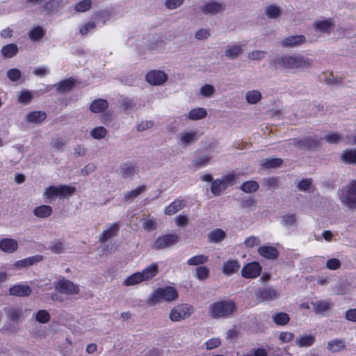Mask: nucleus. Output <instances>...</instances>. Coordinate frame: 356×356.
I'll return each instance as SVG.
<instances>
[{
    "mask_svg": "<svg viewBox=\"0 0 356 356\" xmlns=\"http://www.w3.org/2000/svg\"><path fill=\"white\" fill-rule=\"evenodd\" d=\"M236 178V175L234 173H229L222 176L220 179L223 182V184H225V185L227 188L228 186H232L234 184Z\"/></svg>",
    "mask_w": 356,
    "mask_h": 356,
    "instance_id": "nucleus-64",
    "label": "nucleus"
},
{
    "mask_svg": "<svg viewBox=\"0 0 356 356\" xmlns=\"http://www.w3.org/2000/svg\"><path fill=\"white\" fill-rule=\"evenodd\" d=\"M92 8L91 0H81L74 5V10L76 13H85Z\"/></svg>",
    "mask_w": 356,
    "mask_h": 356,
    "instance_id": "nucleus-47",
    "label": "nucleus"
},
{
    "mask_svg": "<svg viewBox=\"0 0 356 356\" xmlns=\"http://www.w3.org/2000/svg\"><path fill=\"white\" fill-rule=\"evenodd\" d=\"M10 294L16 296H28L31 293V289L25 284H17L10 288Z\"/></svg>",
    "mask_w": 356,
    "mask_h": 356,
    "instance_id": "nucleus-24",
    "label": "nucleus"
},
{
    "mask_svg": "<svg viewBox=\"0 0 356 356\" xmlns=\"http://www.w3.org/2000/svg\"><path fill=\"white\" fill-rule=\"evenodd\" d=\"M236 312V307L231 300L218 301L209 305L208 314L213 318H228Z\"/></svg>",
    "mask_w": 356,
    "mask_h": 356,
    "instance_id": "nucleus-1",
    "label": "nucleus"
},
{
    "mask_svg": "<svg viewBox=\"0 0 356 356\" xmlns=\"http://www.w3.org/2000/svg\"><path fill=\"white\" fill-rule=\"evenodd\" d=\"M42 256L41 255H35L33 257H30L22 260H19L15 262L13 264L14 267L16 268H22L27 266H32L33 264L40 261L42 259Z\"/></svg>",
    "mask_w": 356,
    "mask_h": 356,
    "instance_id": "nucleus-23",
    "label": "nucleus"
},
{
    "mask_svg": "<svg viewBox=\"0 0 356 356\" xmlns=\"http://www.w3.org/2000/svg\"><path fill=\"white\" fill-rule=\"evenodd\" d=\"M266 54L267 51H266L254 50L249 52L247 57L251 60L260 61L266 57Z\"/></svg>",
    "mask_w": 356,
    "mask_h": 356,
    "instance_id": "nucleus-54",
    "label": "nucleus"
},
{
    "mask_svg": "<svg viewBox=\"0 0 356 356\" xmlns=\"http://www.w3.org/2000/svg\"><path fill=\"white\" fill-rule=\"evenodd\" d=\"M209 261V257L204 254L195 255L186 261L189 266H199L206 264Z\"/></svg>",
    "mask_w": 356,
    "mask_h": 356,
    "instance_id": "nucleus-40",
    "label": "nucleus"
},
{
    "mask_svg": "<svg viewBox=\"0 0 356 356\" xmlns=\"http://www.w3.org/2000/svg\"><path fill=\"white\" fill-rule=\"evenodd\" d=\"M74 85V82L72 80L67 79L57 85V90L61 92H65L72 89Z\"/></svg>",
    "mask_w": 356,
    "mask_h": 356,
    "instance_id": "nucleus-58",
    "label": "nucleus"
},
{
    "mask_svg": "<svg viewBox=\"0 0 356 356\" xmlns=\"http://www.w3.org/2000/svg\"><path fill=\"white\" fill-rule=\"evenodd\" d=\"M273 322L278 325H286L289 320V316L284 312L275 313L272 316Z\"/></svg>",
    "mask_w": 356,
    "mask_h": 356,
    "instance_id": "nucleus-41",
    "label": "nucleus"
},
{
    "mask_svg": "<svg viewBox=\"0 0 356 356\" xmlns=\"http://www.w3.org/2000/svg\"><path fill=\"white\" fill-rule=\"evenodd\" d=\"M211 161V156L209 155H202L194 160L192 163V165L196 168H202L210 164Z\"/></svg>",
    "mask_w": 356,
    "mask_h": 356,
    "instance_id": "nucleus-43",
    "label": "nucleus"
},
{
    "mask_svg": "<svg viewBox=\"0 0 356 356\" xmlns=\"http://www.w3.org/2000/svg\"><path fill=\"white\" fill-rule=\"evenodd\" d=\"M36 320L41 323H46L50 319V315L46 310H40L37 312L35 316Z\"/></svg>",
    "mask_w": 356,
    "mask_h": 356,
    "instance_id": "nucleus-62",
    "label": "nucleus"
},
{
    "mask_svg": "<svg viewBox=\"0 0 356 356\" xmlns=\"http://www.w3.org/2000/svg\"><path fill=\"white\" fill-rule=\"evenodd\" d=\"M55 288L58 291L67 295H74L79 292V286L65 279L58 280L55 285Z\"/></svg>",
    "mask_w": 356,
    "mask_h": 356,
    "instance_id": "nucleus-11",
    "label": "nucleus"
},
{
    "mask_svg": "<svg viewBox=\"0 0 356 356\" xmlns=\"http://www.w3.org/2000/svg\"><path fill=\"white\" fill-rule=\"evenodd\" d=\"M107 130L104 127H97L90 131V136L97 140H101L106 137Z\"/></svg>",
    "mask_w": 356,
    "mask_h": 356,
    "instance_id": "nucleus-52",
    "label": "nucleus"
},
{
    "mask_svg": "<svg viewBox=\"0 0 356 356\" xmlns=\"http://www.w3.org/2000/svg\"><path fill=\"white\" fill-rule=\"evenodd\" d=\"M265 15L270 19L277 18L281 15V10L278 6L271 5L266 8Z\"/></svg>",
    "mask_w": 356,
    "mask_h": 356,
    "instance_id": "nucleus-49",
    "label": "nucleus"
},
{
    "mask_svg": "<svg viewBox=\"0 0 356 356\" xmlns=\"http://www.w3.org/2000/svg\"><path fill=\"white\" fill-rule=\"evenodd\" d=\"M348 289L349 286L344 281L338 282L333 287L334 293L338 295L346 293Z\"/></svg>",
    "mask_w": 356,
    "mask_h": 356,
    "instance_id": "nucleus-57",
    "label": "nucleus"
},
{
    "mask_svg": "<svg viewBox=\"0 0 356 356\" xmlns=\"http://www.w3.org/2000/svg\"><path fill=\"white\" fill-rule=\"evenodd\" d=\"M277 66L291 71H300L309 67V61L300 56H284L274 60Z\"/></svg>",
    "mask_w": 356,
    "mask_h": 356,
    "instance_id": "nucleus-2",
    "label": "nucleus"
},
{
    "mask_svg": "<svg viewBox=\"0 0 356 356\" xmlns=\"http://www.w3.org/2000/svg\"><path fill=\"white\" fill-rule=\"evenodd\" d=\"M47 118V114L44 111H33L26 115V120L32 124H40Z\"/></svg>",
    "mask_w": 356,
    "mask_h": 356,
    "instance_id": "nucleus-25",
    "label": "nucleus"
},
{
    "mask_svg": "<svg viewBox=\"0 0 356 356\" xmlns=\"http://www.w3.org/2000/svg\"><path fill=\"white\" fill-rule=\"evenodd\" d=\"M262 98V94L259 90H248L245 95V101L249 104H256L259 103Z\"/></svg>",
    "mask_w": 356,
    "mask_h": 356,
    "instance_id": "nucleus-29",
    "label": "nucleus"
},
{
    "mask_svg": "<svg viewBox=\"0 0 356 356\" xmlns=\"http://www.w3.org/2000/svg\"><path fill=\"white\" fill-rule=\"evenodd\" d=\"M136 173V168L134 165L124 163L120 168V174L125 179H131Z\"/></svg>",
    "mask_w": 356,
    "mask_h": 356,
    "instance_id": "nucleus-36",
    "label": "nucleus"
},
{
    "mask_svg": "<svg viewBox=\"0 0 356 356\" xmlns=\"http://www.w3.org/2000/svg\"><path fill=\"white\" fill-rule=\"evenodd\" d=\"M261 271V267L257 262H252L245 265L241 270L242 276L245 278H255Z\"/></svg>",
    "mask_w": 356,
    "mask_h": 356,
    "instance_id": "nucleus-15",
    "label": "nucleus"
},
{
    "mask_svg": "<svg viewBox=\"0 0 356 356\" xmlns=\"http://www.w3.org/2000/svg\"><path fill=\"white\" fill-rule=\"evenodd\" d=\"M22 314L23 311L20 307L9 308L7 310V315L10 319L13 321H17L22 316Z\"/></svg>",
    "mask_w": 356,
    "mask_h": 356,
    "instance_id": "nucleus-59",
    "label": "nucleus"
},
{
    "mask_svg": "<svg viewBox=\"0 0 356 356\" xmlns=\"http://www.w3.org/2000/svg\"><path fill=\"white\" fill-rule=\"evenodd\" d=\"M226 8L223 2L210 1L200 7V10L205 15H213L222 13Z\"/></svg>",
    "mask_w": 356,
    "mask_h": 356,
    "instance_id": "nucleus-9",
    "label": "nucleus"
},
{
    "mask_svg": "<svg viewBox=\"0 0 356 356\" xmlns=\"http://www.w3.org/2000/svg\"><path fill=\"white\" fill-rule=\"evenodd\" d=\"M316 342V337L314 334L303 333L298 335L295 339V344L299 348H308Z\"/></svg>",
    "mask_w": 356,
    "mask_h": 356,
    "instance_id": "nucleus-17",
    "label": "nucleus"
},
{
    "mask_svg": "<svg viewBox=\"0 0 356 356\" xmlns=\"http://www.w3.org/2000/svg\"><path fill=\"white\" fill-rule=\"evenodd\" d=\"M287 144L300 150H311L317 147L318 141L312 138H293L288 140Z\"/></svg>",
    "mask_w": 356,
    "mask_h": 356,
    "instance_id": "nucleus-8",
    "label": "nucleus"
},
{
    "mask_svg": "<svg viewBox=\"0 0 356 356\" xmlns=\"http://www.w3.org/2000/svg\"><path fill=\"white\" fill-rule=\"evenodd\" d=\"M215 92V87L211 84H204L200 88V94L207 98L211 97Z\"/></svg>",
    "mask_w": 356,
    "mask_h": 356,
    "instance_id": "nucleus-51",
    "label": "nucleus"
},
{
    "mask_svg": "<svg viewBox=\"0 0 356 356\" xmlns=\"http://www.w3.org/2000/svg\"><path fill=\"white\" fill-rule=\"evenodd\" d=\"M145 191L146 187L145 186H139L135 189L128 191L124 195V200L126 201L132 200Z\"/></svg>",
    "mask_w": 356,
    "mask_h": 356,
    "instance_id": "nucleus-50",
    "label": "nucleus"
},
{
    "mask_svg": "<svg viewBox=\"0 0 356 356\" xmlns=\"http://www.w3.org/2000/svg\"><path fill=\"white\" fill-rule=\"evenodd\" d=\"M323 139L329 143L337 144L341 142L343 137L337 132L330 131L324 136Z\"/></svg>",
    "mask_w": 356,
    "mask_h": 356,
    "instance_id": "nucleus-45",
    "label": "nucleus"
},
{
    "mask_svg": "<svg viewBox=\"0 0 356 356\" xmlns=\"http://www.w3.org/2000/svg\"><path fill=\"white\" fill-rule=\"evenodd\" d=\"M340 200L348 209L356 210V181H352L343 188Z\"/></svg>",
    "mask_w": 356,
    "mask_h": 356,
    "instance_id": "nucleus-4",
    "label": "nucleus"
},
{
    "mask_svg": "<svg viewBox=\"0 0 356 356\" xmlns=\"http://www.w3.org/2000/svg\"><path fill=\"white\" fill-rule=\"evenodd\" d=\"M297 188L303 192H311L312 188V180L311 179H301L297 184Z\"/></svg>",
    "mask_w": 356,
    "mask_h": 356,
    "instance_id": "nucleus-53",
    "label": "nucleus"
},
{
    "mask_svg": "<svg viewBox=\"0 0 356 356\" xmlns=\"http://www.w3.org/2000/svg\"><path fill=\"white\" fill-rule=\"evenodd\" d=\"M341 159L347 163H356V149L344 151L341 155Z\"/></svg>",
    "mask_w": 356,
    "mask_h": 356,
    "instance_id": "nucleus-48",
    "label": "nucleus"
},
{
    "mask_svg": "<svg viewBox=\"0 0 356 356\" xmlns=\"http://www.w3.org/2000/svg\"><path fill=\"white\" fill-rule=\"evenodd\" d=\"M156 222L154 218L144 219L143 221V227L147 231H152L156 228Z\"/></svg>",
    "mask_w": 356,
    "mask_h": 356,
    "instance_id": "nucleus-63",
    "label": "nucleus"
},
{
    "mask_svg": "<svg viewBox=\"0 0 356 356\" xmlns=\"http://www.w3.org/2000/svg\"><path fill=\"white\" fill-rule=\"evenodd\" d=\"M226 188V186L220 179H216L211 183V191L214 195H220Z\"/></svg>",
    "mask_w": 356,
    "mask_h": 356,
    "instance_id": "nucleus-46",
    "label": "nucleus"
},
{
    "mask_svg": "<svg viewBox=\"0 0 356 356\" xmlns=\"http://www.w3.org/2000/svg\"><path fill=\"white\" fill-rule=\"evenodd\" d=\"M255 296L260 301H270L277 298L278 293L272 288L263 287L255 292Z\"/></svg>",
    "mask_w": 356,
    "mask_h": 356,
    "instance_id": "nucleus-16",
    "label": "nucleus"
},
{
    "mask_svg": "<svg viewBox=\"0 0 356 356\" xmlns=\"http://www.w3.org/2000/svg\"><path fill=\"white\" fill-rule=\"evenodd\" d=\"M52 208L49 205H40L35 207L33 213L38 218H44L50 216L52 213Z\"/></svg>",
    "mask_w": 356,
    "mask_h": 356,
    "instance_id": "nucleus-32",
    "label": "nucleus"
},
{
    "mask_svg": "<svg viewBox=\"0 0 356 356\" xmlns=\"http://www.w3.org/2000/svg\"><path fill=\"white\" fill-rule=\"evenodd\" d=\"M75 189L69 186L60 185L58 186H51L47 188L43 193V197L48 199L61 197L65 195H72Z\"/></svg>",
    "mask_w": 356,
    "mask_h": 356,
    "instance_id": "nucleus-5",
    "label": "nucleus"
},
{
    "mask_svg": "<svg viewBox=\"0 0 356 356\" xmlns=\"http://www.w3.org/2000/svg\"><path fill=\"white\" fill-rule=\"evenodd\" d=\"M257 252L259 255L268 260H275L279 256L277 249L270 245H261L258 248Z\"/></svg>",
    "mask_w": 356,
    "mask_h": 356,
    "instance_id": "nucleus-18",
    "label": "nucleus"
},
{
    "mask_svg": "<svg viewBox=\"0 0 356 356\" xmlns=\"http://www.w3.org/2000/svg\"><path fill=\"white\" fill-rule=\"evenodd\" d=\"M313 311L317 315L325 316V313L334 307L330 299H321L311 302Z\"/></svg>",
    "mask_w": 356,
    "mask_h": 356,
    "instance_id": "nucleus-12",
    "label": "nucleus"
},
{
    "mask_svg": "<svg viewBox=\"0 0 356 356\" xmlns=\"http://www.w3.org/2000/svg\"><path fill=\"white\" fill-rule=\"evenodd\" d=\"M159 273L158 265L156 263L152 264L143 271L140 272L143 281H148L154 277Z\"/></svg>",
    "mask_w": 356,
    "mask_h": 356,
    "instance_id": "nucleus-26",
    "label": "nucleus"
},
{
    "mask_svg": "<svg viewBox=\"0 0 356 356\" xmlns=\"http://www.w3.org/2000/svg\"><path fill=\"white\" fill-rule=\"evenodd\" d=\"M143 282L140 272L134 273L127 277L123 282L124 286H134Z\"/></svg>",
    "mask_w": 356,
    "mask_h": 356,
    "instance_id": "nucleus-44",
    "label": "nucleus"
},
{
    "mask_svg": "<svg viewBox=\"0 0 356 356\" xmlns=\"http://www.w3.org/2000/svg\"><path fill=\"white\" fill-rule=\"evenodd\" d=\"M108 106V104L106 99H97L90 104V109L94 113H99L106 111Z\"/></svg>",
    "mask_w": 356,
    "mask_h": 356,
    "instance_id": "nucleus-27",
    "label": "nucleus"
},
{
    "mask_svg": "<svg viewBox=\"0 0 356 356\" xmlns=\"http://www.w3.org/2000/svg\"><path fill=\"white\" fill-rule=\"evenodd\" d=\"M18 52V47L14 43L3 46L1 50L2 56L6 58H10L15 56Z\"/></svg>",
    "mask_w": 356,
    "mask_h": 356,
    "instance_id": "nucleus-33",
    "label": "nucleus"
},
{
    "mask_svg": "<svg viewBox=\"0 0 356 356\" xmlns=\"http://www.w3.org/2000/svg\"><path fill=\"white\" fill-rule=\"evenodd\" d=\"M177 290L172 286H166L154 291L149 296L147 302L149 305L154 306L162 301L172 302L177 300Z\"/></svg>",
    "mask_w": 356,
    "mask_h": 356,
    "instance_id": "nucleus-3",
    "label": "nucleus"
},
{
    "mask_svg": "<svg viewBox=\"0 0 356 356\" xmlns=\"http://www.w3.org/2000/svg\"><path fill=\"white\" fill-rule=\"evenodd\" d=\"M45 33V31L40 26L33 28L29 32V37L33 41H38L41 39Z\"/></svg>",
    "mask_w": 356,
    "mask_h": 356,
    "instance_id": "nucleus-55",
    "label": "nucleus"
},
{
    "mask_svg": "<svg viewBox=\"0 0 356 356\" xmlns=\"http://www.w3.org/2000/svg\"><path fill=\"white\" fill-rule=\"evenodd\" d=\"M186 204L183 200H175L165 209V213L168 216L173 215L182 209Z\"/></svg>",
    "mask_w": 356,
    "mask_h": 356,
    "instance_id": "nucleus-28",
    "label": "nucleus"
},
{
    "mask_svg": "<svg viewBox=\"0 0 356 356\" xmlns=\"http://www.w3.org/2000/svg\"><path fill=\"white\" fill-rule=\"evenodd\" d=\"M18 243L16 240L13 238H3L0 241L1 250L6 253H12L17 250Z\"/></svg>",
    "mask_w": 356,
    "mask_h": 356,
    "instance_id": "nucleus-22",
    "label": "nucleus"
},
{
    "mask_svg": "<svg viewBox=\"0 0 356 356\" xmlns=\"http://www.w3.org/2000/svg\"><path fill=\"white\" fill-rule=\"evenodd\" d=\"M239 268L240 264L236 260H229L223 264L222 272L227 275H230L237 272Z\"/></svg>",
    "mask_w": 356,
    "mask_h": 356,
    "instance_id": "nucleus-30",
    "label": "nucleus"
},
{
    "mask_svg": "<svg viewBox=\"0 0 356 356\" xmlns=\"http://www.w3.org/2000/svg\"><path fill=\"white\" fill-rule=\"evenodd\" d=\"M119 232V224L113 223L108 228L103 231L102 234L99 236V241L104 243L108 239L116 236Z\"/></svg>",
    "mask_w": 356,
    "mask_h": 356,
    "instance_id": "nucleus-21",
    "label": "nucleus"
},
{
    "mask_svg": "<svg viewBox=\"0 0 356 356\" xmlns=\"http://www.w3.org/2000/svg\"><path fill=\"white\" fill-rule=\"evenodd\" d=\"M198 138V132L194 130L184 131L179 134V142L184 146L191 145L195 143Z\"/></svg>",
    "mask_w": 356,
    "mask_h": 356,
    "instance_id": "nucleus-14",
    "label": "nucleus"
},
{
    "mask_svg": "<svg viewBox=\"0 0 356 356\" xmlns=\"http://www.w3.org/2000/svg\"><path fill=\"white\" fill-rule=\"evenodd\" d=\"M334 27L333 21L330 19L316 20L313 23V28L315 31L329 33Z\"/></svg>",
    "mask_w": 356,
    "mask_h": 356,
    "instance_id": "nucleus-19",
    "label": "nucleus"
},
{
    "mask_svg": "<svg viewBox=\"0 0 356 356\" xmlns=\"http://www.w3.org/2000/svg\"><path fill=\"white\" fill-rule=\"evenodd\" d=\"M95 28L96 23L95 22H88L80 26L79 33L82 35H86L90 31L95 30Z\"/></svg>",
    "mask_w": 356,
    "mask_h": 356,
    "instance_id": "nucleus-61",
    "label": "nucleus"
},
{
    "mask_svg": "<svg viewBox=\"0 0 356 356\" xmlns=\"http://www.w3.org/2000/svg\"><path fill=\"white\" fill-rule=\"evenodd\" d=\"M261 164L264 168H273L280 166L282 160L280 158H268L263 159Z\"/></svg>",
    "mask_w": 356,
    "mask_h": 356,
    "instance_id": "nucleus-42",
    "label": "nucleus"
},
{
    "mask_svg": "<svg viewBox=\"0 0 356 356\" xmlns=\"http://www.w3.org/2000/svg\"><path fill=\"white\" fill-rule=\"evenodd\" d=\"M226 234L221 229H215L208 234V241L210 243H220L225 238Z\"/></svg>",
    "mask_w": 356,
    "mask_h": 356,
    "instance_id": "nucleus-31",
    "label": "nucleus"
},
{
    "mask_svg": "<svg viewBox=\"0 0 356 356\" xmlns=\"http://www.w3.org/2000/svg\"><path fill=\"white\" fill-rule=\"evenodd\" d=\"M296 216L293 213H286L282 216L280 224L285 228H290L296 223Z\"/></svg>",
    "mask_w": 356,
    "mask_h": 356,
    "instance_id": "nucleus-38",
    "label": "nucleus"
},
{
    "mask_svg": "<svg viewBox=\"0 0 356 356\" xmlns=\"http://www.w3.org/2000/svg\"><path fill=\"white\" fill-rule=\"evenodd\" d=\"M111 15V12L110 10H100L95 13V17L99 22H102L103 24L110 19Z\"/></svg>",
    "mask_w": 356,
    "mask_h": 356,
    "instance_id": "nucleus-56",
    "label": "nucleus"
},
{
    "mask_svg": "<svg viewBox=\"0 0 356 356\" xmlns=\"http://www.w3.org/2000/svg\"><path fill=\"white\" fill-rule=\"evenodd\" d=\"M261 243L259 237L255 236H250L247 237L243 242V245L246 248H252Z\"/></svg>",
    "mask_w": 356,
    "mask_h": 356,
    "instance_id": "nucleus-60",
    "label": "nucleus"
},
{
    "mask_svg": "<svg viewBox=\"0 0 356 356\" xmlns=\"http://www.w3.org/2000/svg\"><path fill=\"white\" fill-rule=\"evenodd\" d=\"M245 47L244 44L230 43L225 47V56L230 60L236 59L243 53Z\"/></svg>",
    "mask_w": 356,
    "mask_h": 356,
    "instance_id": "nucleus-13",
    "label": "nucleus"
},
{
    "mask_svg": "<svg viewBox=\"0 0 356 356\" xmlns=\"http://www.w3.org/2000/svg\"><path fill=\"white\" fill-rule=\"evenodd\" d=\"M259 188V184L253 180L245 181L240 186V189L247 193L255 192Z\"/></svg>",
    "mask_w": 356,
    "mask_h": 356,
    "instance_id": "nucleus-39",
    "label": "nucleus"
},
{
    "mask_svg": "<svg viewBox=\"0 0 356 356\" xmlns=\"http://www.w3.org/2000/svg\"><path fill=\"white\" fill-rule=\"evenodd\" d=\"M179 237L175 234H166L158 237L152 245V248L159 250L169 248L179 241Z\"/></svg>",
    "mask_w": 356,
    "mask_h": 356,
    "instance_id": "nucleus-7",
    "label": "nucleus"
},
{
    "mask_svg": "<svg viewBox=\"0 0 356 356\" xmlns=\"http://www.w3.org/2000/svg\"><path fill=\"white\" fill-rule=\"evenodd\" d=\"M305 42V37L302 35H291L281 41L283 47H294L303 44Z\"/></svg>",
    "mask_w": 356,
    "mask_h": 356,
    "instance_id": "nucleus-20",
    "label": "nucleus"
},
{
    "mask_svg": "<svg viewBox=\"0 0 356 356\" xmlns=\"http://www.w3.org/2000/svg\"><path fill=\"white\" fill-rule=\"evenodd\" d=\"M207 115V111L204 108H195L191 109L188 114V118L191 120H198L204 118Z\"/></svg>",
    "mask_w": 356,
    "mask_h": 356,
    "instance_id": "nucleus-35",
    "label": "nucleus"
},
{
    "mask_svg": "<svg viewBox=\"0 0 356 356\" xmlns=\"http://www.w3.org/2000/svg\"><path fill=\"white\" fill-rule=\"evenodd\" d=\"M346 347L345 342L342 339H336L328 341L327 350L336 353L343 350Z\"/></svg>",
    "mask_w": 356,
    "mask_h": 356,
    "instance_id": "nucleus-34",
    "label": "nucleus"
},
{
    "mask_svg": "<svg viewBox=\"0 0 356 356\" xmlns=\"http://www.w3.org/2000/svg\"><path fill=\"white\" fill-rule=\"evenodd\" d=\"M168 78L163 71L157 70L148 72L145 76L146 81L152 86H161L167 81Z\"/></svg>",
    "mask_w": 356,
    "mask_h": 356,
    "instance_id": "nucleus-10",
    "label": "nucleus"
},
{
    "mask_svg": "<svg viewBox=\"0 0 356 356\" xmlns=\"http://www.w3.org/2000/svg\"><path fill=\"white\" fill-rule=\"evenodd\" d=\"M193 312V307L188 304H181L175 307L170 312V318L172 321H179L189 317Z\"/></svg>",
    "mask_w": 356,
    "mask_h": 356,
    "instance_id": "nucleus-6",
    "label": "nucleus"
},
{
    "mask_svg": "<svg viewBox=\"0 0 356 356\" xmlns=\"http://www.w3.org/2000/svg\"><path fill=\"white\" fill-rule=\"evenodd\" d=\"M193 275L198 280L204 281L209 277V269L204 266H199L194 269Z\"/></svg>",
    "mask_w": 356,
    "mask_h": 356,
    "instance_id": "nucleus-37",
    "label": "nucleus"
}]
</instances>
